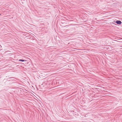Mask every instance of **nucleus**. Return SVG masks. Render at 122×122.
Returning <instances> with one entry per match:
<instances>
[{
  "instance_id": "f257e3e1",
  "label": "nucleus",
  "mask_w": 122,
  "mask_h": 122,
  "mask_svg": "<svg viewBox=\"0 0 122 122\" xmlns=\"http://www.w3.org/2000/svg\"><path fill=\"white\" fill-rule=\"evenodd\" d=\"M114 22L118 25H121L122 23L121 21L119 20H117L116 21H114Z\"/></svg>"
},
{
  "instance_id": "f03ea898",
  "label": "nucleus",
  "mask_w": 122,
  "mask_h": 122,
  "mask_svg": "<svg viewBox=\"0 0 122 122\" xmlns=\"http://www.w3.org/2000/svg\"><path fill=\"white\" fill-rule=\"evenodd\" d=\"M19 61H21L22 62L26 61L25 60H23V59H19Z\"/></svg>"
},
{
  "instance_id": "7ed1b4c3",
  "label": "nucleus",
  "mask_w": 122,
  "mask_h": 122,
  "mask_svg": "<svg viewBox=\"0 0 122 122\" xmlns=\"http://www.w3.org/2000/svg\"><path fill=\"white\" fill-rule=\"evenodd\" d=\"M113 15V14H111V15Z\"/></svg>"
}]
</instances>
